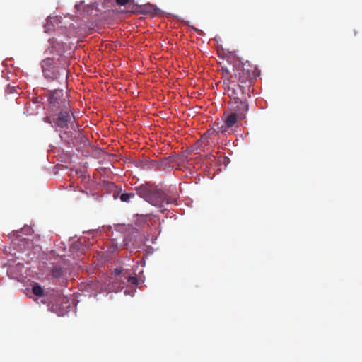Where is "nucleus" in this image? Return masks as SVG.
Here are the masks:
<instances>
[{
	"label": "nucleus",
	"instance_id": "obj_1",
	"mask_svg": "<svg viewBox=\"0 0 362 362\" xmlns=\"http://www.w3.org/2000/svg\"><path fill=\"white\" fill-rule=\"evenodd\" d=\"M137 194L151 204L162 208L164 204H172L175 198L168 197L161 189L149 185H141L136 188Z\"/></svg>",
	"mask_w": 362,
	"mask_h": 362
},
{
	"label": "nucleus",
	"instance_id": "obj_2",
	"mask_svg": "<svg viewBox=\"0 0 362 362\" xmlns=\"http://www.w3.org/2000/svg\"><path fill=\"white\" fill-rule=\"evenodd\" d=\"M256 68L251 65L248 62L239 64L230 78L237 80L238 82L245 86L247 90V87L251 88L252 80L257 76L255 73Z\"/></svg>",
	"mask_w": 362,
	"mask_h": 362
},
{
	"label": "nucleus",
	"instance_id": "obj_3",
	"mask_svg": "<svg viewBox=\"0 0 362 362\" xmlns=\"http://www.w3.org/2000/svg\"><path fill=\"white\" fill-rule=\"evenodd\" d=\"M224 85L227 86L228 94L231 100L239 99L240 98H249L252 91V88L247 87V90L245 86L237 80L228 78V82L224 81Z\"/></svg>",
	"mask_w": 362,
	"mask_h": 362
},
{
	"label": "nucleus",
	"instance_id": "obj_4",
	"mask_svg": "<svg viewBox=\"0 0 362 362\" xmlns=\"http://www.w3.org/2000/svg\"><path fill=\"white\" fill-rule=\"evenodd\" d=\"M42 72L46 78L53 81L57 79L60 75L59 71L54 66L52 58H46L41 64Z\"/></svg>",
	"mask_w": 362,
	"mask_h": 362
},
{
	"label": "nucleus",
	"instance_id": "obj_5",
	"mask_svg": "<svg viewBox=\"0 0 362 362\" xmlns=\"http://www.w3.org/2000/svg\"><path fill=\"white\" fill-rule=\"evenodd\" d=\"M63 109L59 113L56 118H54V122L60 128H66L68 124H71L74 120V115L70 112L69 106L62 107Z\"/></svg>",
	"mask_w": 362,
	"mask_h": 362
},
{
	"label": "nucleus",
	"instance_id": "obj_6",
	"mask_svg": "<svg viewBox=\"0 0 362 362\" xmlns=\"http://www.w3.org/2000/svg\"><path fill=\"white\" fill-rule=\"evenodd\" d=\"M237 114L238 113H234L233 112H230V113L225 112L223 115L224 124L219 126L218 123L216 124L218 131L220 132H225L229 128L234 127L238 120L243 119V118H240V117Z\"/></svg>",
	"mask_w": 362,
	"mask_h": 362
},
{
	"label": "nucleus",
	"instance_id": "obj_7",
	"mask_svg": "<svg viewBox=\"0 0 362 362\" xmlns=\"http://www.w3.org/2000/svg\"><path fill=\"white\" fill-rule=\"evenodd\" d=\"M49 104L53 107H67L69 106V102L64 98L62 90H54L49 97Z\"/></svg>",
	"mask_w": 362,
	"mask_h": 362
},
{
	"label": "nucleus",
	"instance_id": "obj_8",
	"mask_svg": "<svg viewBox=\"0 0 362 362\" xmlns=\"http://www.w3.org/2000/svg\"><path fill=\"white\" fill-rule=\"evenodd\" d=\"M248 98H240L239 99L232 100L233 102L230 104V110L234 113L244 119L245 117V113L248 110V105L247 103Z\"/></svg>",
	"mask_w": 362,
	"mask_h": 362
},
{
	"label": "nucleus",
	"instance_id": "obj_9",
	"mask_svg": "<svg viewBox=\"0 0 362 362\" xmlns=\"http://www.w3.org/2000/svg\"><path fill=\"white\" fill-rule=\"evenodd\" d=\"M123 269L122 268H116L114 271L115 275L116 276L115 281L112 282L111 289L113 291H120L123 288L124 282L122 283V279H124V274H122Z\"/></svg>",
	"mask_w": 362,
	"mask_h": 362
},
{
	"label": "nucleus",
	"instance_id": "obj_10",
	"mask_svg": "<svg viewBox=\"0 0 362 362\" xmlns=\"http://www.w3.org/2000/svg\"><path fill=\"white\" fill-rule=\"evenodd\" d=\"M64 269L59 265H54L51 270L52 276L54 278H60L64 275Z\"/></svg>",
	"mask_w": 362,
	"mask_h": 362
},
{
	"label": "nucleus",
	"instance_id": "obj_11",
	"mask_svg": "<svg viewBox=\"0 0 362 362\" xmlns=\"http://www.w3.org/2000/svg\"><path fill=\"white\" fill-rule=\"evenodd\" d=\"M32 291L35 296L39 297H41L44 295L43 288L37 283L33 286Z\"/></svg>",
	"mask_w": 362,
	"mask_h": 362
},
{
	"label": "nucleus",
	"instance_id": "obj_12",
	"mask_svg": "<svg viewBox=\"0 0 362 362\" xmlns=\"http://www.w3.org/2000/svg\"><path fill=\"white\" fill-rule=\"evenodd\" d=\"M135 194L134 193H122L120 195V200L124 202H129L131 199L134 198Z\"/></svg>",
	"mask_w": 362,
	"mask_h": 362
},
{
	"label": "nucleus",
	"instance_id": "obj_13",
	"mask_svg": "<svg viewBox=\"0 0 362 362\" xmlns=\"http://www.w3.org/2000/svg\"><path fill=\"white\" fill-rule=\"evenodd\" d=\"M22 233L25 235H30L32 233V228L29 226H25L24 228L21 229V231L13 232V235H16L17 237H20V233Z\"/></svg>",
	"mask_w": 362,
	"mask_h": 362
},
{
	"label": "nucleus",
	"instance_id": "obj_14",
	"mask_svg": "<svg viewBox=\"0 0 362 362\" xmlns=\"http://www.w3.org/2000/svg\"><path fill=\"white\" fill-rule=\"evenodd\" d=\"M124 279L127 280L128 283L134 286L137 285L138 284V279L136 276H124Z\"/></svg>",
	"mask_w": 362,
	"mask_h": 362
},
{
	"label": "nucleus",
	"instance_id": "obj_15",
	"mask_svg": "<svg viewBox=\"0 0 362 362\" xmlns=\"http://www.w3.org/2000/svg\"><path fill=\"white\" fill-rule=\"evenodd\" d=\"M129 0H116V2L119 6H124L129 3Z\"/></svg>",
	"mask_w": 362,
	"mask_h": 362
},
{
	"label": "nucleus",
	"instance_id": "obj_16",
	"mask_svg": "<svg viewBox=\"0 0 362 362\" xmlns=\"http://www.w3.org/2000/svg\"><path fill=\"white\" fill-rule=\"evenodd\" d=\"M44 122H46V123H49V124L52 123V121H51V119H50L49 117H45L44 118Z\"/></svg>",
	"mask_w": 362,
	"mask_h": 362
},
{
	"label": "nucleus",
	"instance_id": "obj_17",
	"mask_svg": "<svg viewBox=\"0 0 362 362\" xmlns=\"http://www.w3.org/2000/svg\"><path fill=\"white\" fill-rule=\"evenodd\" d=\"M66 71L65 69H62V74L64 75V74H66Z\"/></svg>",
	"mask_w": 362,
	"mask_h": 362
},
{
	"label": "nucleus",
	"instance_id": "obj_18",
	"mask_svg": "<svg viewBox=\"0 0 362 362\" xmlns=\"http://www.w3.org/2000/svg\"><path fill=\"white\" fill-rule=\"evenodd\" d=\"M75 7H76V8L77 10H78L79 5H78V4H76V5H75Z\"/></svg>",
	"mask_w": 362,
	"mask_h": 362
}]
</instances>
